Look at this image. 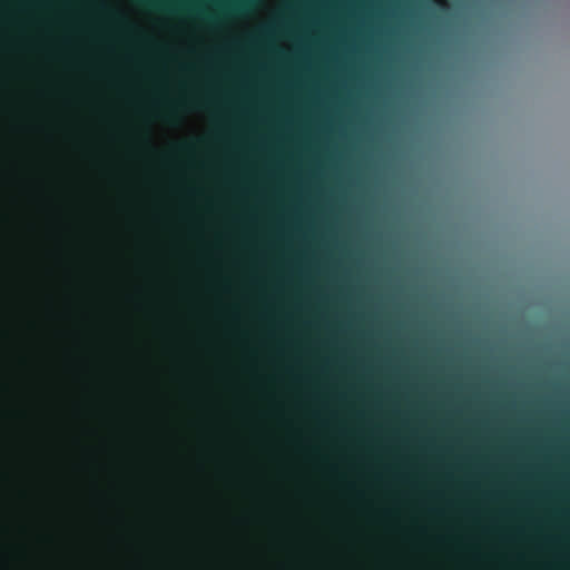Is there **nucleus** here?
Segmentation results:
<instances>
[{"instance_id":"obj_1","label":"nucleus","mask_w":570,"mask_h":570,"mask_svg":"<svg viewBox=\"0 0 570 570\" xmlns=\"http://www.w3.org/2000/svg\"><path fill=\"white\" fill-rule=\"evenodd\" d=\"M244 7H245V2H244V3H242V4H239V6H237V7H236V10H242Z\"/></svg>"}]
</instances>
